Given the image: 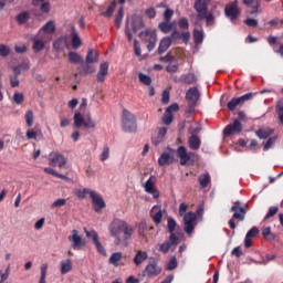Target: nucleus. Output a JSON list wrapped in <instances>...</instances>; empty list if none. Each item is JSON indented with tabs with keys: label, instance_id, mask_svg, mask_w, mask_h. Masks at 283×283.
Instances as JSON below:
<instances>
[{
	"label": "nucleus",
	"instance_id": "obj_1",
	"mask_svg": "<svg viewBox=\"0 0 283 283\" xmlns=\"http://www.w3.org/2000/svg\"><path fill=\"white\" fill-rule=\"evenodd\" d=\"M107 229L114 244L117 247H120V244L127 247L129 239L134 235V227L119 218L113 219Z\"/></svg>",
	"mask_w": 283,
	"mask_h": 283
},
{
	"label": "nucleus",
	"instance_id": "obj_2",
	"mask_svg": "<svg viewBox=\"0 0 283 283\" xmlns=\"http://www.w3.org/2000/svg\"><path fill=\"white\" fill-rule=\"evenodd\" d=\"M123 129L127 134L136 133L137 125H136V116L132 114V112L124 109L122 116Z\"/></svg>",
	"mask_w": 283,
	"mask_h": 283
},
{
	"label": "nucleus",
	"instance_id": "obj_3",
	"mask_svg": "<svg viewBox=\"0 0 283 283\" xmlns=\"http://www.w3.org/2000/svg\"><path fill=\"white\" fill-rule=\"evenodd\" d=\"M74 126L77 129H81V127H84L85 129H95L96 128V122L92 119V116L88 115L86 118L81 114V112H76L73 117Z\"/></svg>",
	"mask_w": 283,
	"mask_h": 283
},
{
	"label": "nucleus",
	"instance_id": "obj_4",
	"mask_svg": "<svg viewBox=\"0 0 283 283\" xmlns=\"http://www.w3.org/2000/svg\"><path fill=\"white\" fill-rule=\"evenodd\" d=\"M230 211H232L233 219L229 220V227L230 229H235V221L239 220L240 222H244V218L247 216V209L244 207L240 206V201L234 202V205L231 207Z\"/></svg>",
	"mask_w": 283,
	"mask_h": 283
},
{
	"label": "nucleus",
	"instance_id": "obj_5",
	"mask_svg": "<svg viewBox=\"0 0 283 283\" xmlns=\"http://www.w3.org/2000/svg\"><path fill=\"white\" fill-rule=\"evenodd\" d=\"M69 241L71 242V247L74 249V251H81L83 247H87V241L81 234H78V230L71 231Z\"/></svg>",
	"mask_w": 283,
	"mask_h": 283
},
{
	"label": "nucleus",
	"instance_id": "obj_6",
	"mask_svg": "<svg viewBox=\"0 0 283 283\" xmlns=\"http://www.w3.org/2000/svg\"><path fill=\"white\" fill-rule=\"evenodd\" d=\"M139 39H142V41H144V43H148L147 49L149 52H151V50H154V48H156V41H157L156 31H154L151 29L142 31L139 33Z\"/></svg>",
	"mask_w": 283,
	"mask_h": 283
},
{
	"label": "nucleus",
	"instance_id": "obj_7",
	"mask_svg": "<svg viewBox=\"0 0 283 283\" xmlns=\"http://www.w3.org/2000/svg\"><path fill=\"white\" fill-rule=\"evenodd\" d=\"M52 36L43 33V31L39 32L38 35L33 39V52H41L45 50V44L50 43Z\"/></svg>",
	"mask_w": 283,
	"mask_h": 283
},
{
	"label": "nucleus",
	"instance_id": "obj_8",
	"mask_svg": "<svg viewBox=\"0 0 283 283\" xmlns=\"http://www.w3.org/2000/svg\"><path fill=\"white\" fill-rule=\"evenodd\" d=\"M197 220H198V217L196 216V212H193V211H189L188 213L185 214L184 230L188 233V235H191V233H193V230L196 229V224H198Z\"/></svg>",
	"mask_w": 283,
	"mask_h": 283
},
{
	"label": "nucleus",
	"instance_id": "obj_9",
	"mask_svg": "<svg viewBox=\"0 0 283 283\" xmlns=\"http://www.w3.org/2000/svg\"><path fill=\"white\" fill-rule=\"evenodd\" d=\"M163 273V268L158 266V262L156 260L150 261L145 270L143 271V276L146 277H156Z\"/></svg>",
	"mask_w": 283,
	"mask_h": 283
},
{
	"label": "nucleus",
	"instance_id": "obj_10",
	"mask_svg": "<svg viewBox=\"0 0 283 283\" xmlns=\"http://www.w3.org/2000/svg\"><path fill=\"white\" fill-rule=\"evenodd\" d=\"M49 165L50 167H65L67 165V158L59 151H53L49 155Z\"/></svg>",
	"mask_w": 283,
	"mask_h": 283
},
{
	"label": "nucleus",
	"instance_id": "obj_11",
	"mask_svg": "<svg viewBox=\"0 0 283 283\" xmlns=\"http://www.w3.org/2000/svg\"><path fill=\"white\" fill-rule=\"evenodd\" d=\"M224 14L231 21H238V19L240 18V8H238V0L230 2L226 7Z\"/></svg>",
	"mask_w": 283,
	"mask_h": 283
},
{
	"label": "nucleus",
	"instance_id": "obj_12",
	"mask_svg": "<svg viewBox=\"0 0 283 283\" xmlns=\"http://www.w3.org/2000/svg\"><path fill=\"white\" fill-rule=\"evenodd\" d=\"M253 96H255V94L253 93H247L241 97H234L232 98L229 103H228V109H230L231 112H233L235 109V107H240V105H244V103H247V101H252Z\"/></svg>",
	"mask_w": 283,
	"mask_h": 283
},
{
	"label": "nucleus",
	"instance_id": "obj_13",
	"mask_svg": "<svg viewBox=\"0 0 283 283\" xmlns=\"http://www.w3.org/2000/svg\"><path fill=\"white\" fill-rule=\"evenodd\" d=\"M144 189L146 193H150L153 198L155 199L160 198V191L156 189V177L150 176L149 179L144 184Z\"/></svg>",
	"mask_w": 283,
	"mask_h": 283
},
{
	"label": "nucleus",
	"instance_id": "obj_14",
	"mask_svg": "<svg viewBox=\"0 0 283 283\" xmlns=\"http://www.w3.org/2000/svg\"><path fill=\"white\" fill-rule=\"evenodd\" d=\"M198 132H200V127H197V128L191 127L190 128V134H192V135L188 139V145H189V148L192 149V151H198V149H200V145H202L200 137L195 135V134H198Z\"/></svg>",
	"mask_w": 283,
	"mask_h": 283
},
{
	"label": "nucleus",
	"instance_id": "obj_15",
	"mask_svg": "<svg viewBox=\"0 0 283 283\" xmlns=\"http://www.w3.org/2000/svg\"><path fill=\"white\" fill-rule=\"evenodd\" d=\"M177 156L180 160V165L185 167V165H187V163H189L191 158L196 156V154L191 151H187V148H185V146H179L177 149Z\"/></svg>",
	"mask_w": 283,
	"mask_h": 283
},
{
	"label": "nucleus",
	"instance_id": "obj_16",
	"mask_svg": "<svg viewBox=\"0 0 283 283\" xmlns=\"http://www.w3.org/2000/svg\"><path fill=\"white\" fill-rule=\"evenodd\" d=\"M88 196L91 200H93V207L97 213L101 211V209H105V200H103L101 195L93 190L88 191Z\"/></svg>",
	"mask_w": 283,
	"mask_h": 283
},
{
	"label": "nucleus",
	"instance_id": "obj_17",
	"mask_svg": "<svg viewBox=\"0 0 283 283\" xmlns=\"http://www.w3.org/2000/svg\"><path fill=\"white\" fill-rule=\"evenodd\" d=\"M240 132H242V123H240V119H234L233 124L224 128L226 136H235V134H240Z\"/></svg>",
	"mask_w": 283,
	"mask_h": 283
},
{
	"label": "nucleus",
	"instance_id": "obj_18",
	"mask_svg": "<svg viewBox=\"0 0 283 283\" xmlns=\"http://www.w3.org/2000/svg\"><path fill=\"white\" fill-rule=\"evenodd\" d=\"M186 98L189 101L190 107H196V103H198V99L200 98V91L196 87H191L187 91Z\"/></svg>",
	"mask_w": 283,
	"mask_h": 283
},
{
	"label": "nucleus",
	"instance_id": "obj_19",
	"mask_svg": "<svg viewBox=\"0 0 283 283\" xmlns=\"http://www.w3.org/2000/svg\"><path fill=\"white\" fill-rule=\"evenodd\" d=\"M150 218L155 224L163 222V208L160 206H154L150 210Z\"/></svg>",
	"mask_w": 283,
	"mask_h": 283
},
{
	"label": "nucleus",
	"instance_id": "obj_20",
	"mask_svg": "<svg viewBox=\"0 0 283 283\" xmlns=\"http://www.w3.org/2000/svg\"><path fill=\"white\" fill-rule=\"evenodd\" d=\"M208 6H209V0H197L195 2V10L198 12L199 18L205 17Z\"/></svg>",
	"mask_w": 283,
	"mask_h": 283
},
{
	"label": "nucleus",
	"instance_id": "obj_21",
	"mask_svg": "<svg viewBox=\"0 0 283 283\" xmlns=\"http://www.w3.org/2000/svg\"><path fill=\"white\" fill-rule=\"evenodd\" d=\"M165 136H167V128L166 127L158 128V133L151 137L153 145L155 146L160 145V143L165 140Z\"/></svg>",
	"mask_w": 283,
	"mask_h": 283
},
{
	"label": "nucleus",
	"instance_id": "obj_22",
	"mask_svg": "<svg viewBox=\"0 0 283 283\" xmlns=\"http://www.w3.org/2000/svg\"><path fill=\"white\" fill-rule=\"evenodd\" d=\"M109 73V63L104 62L99 65V70L97 73V81L103 83L105 81V76Z\"/></svg>",
	"mask_w": 283,
	"mask_h": 283
},
{
	"label": "nucleus",
	"instance_id": "obj_23",
	"mask_svg": "<svg viewBox=\"0 0 283 283\" xmlns=\"http://www.w3.org/2000/svg\"><path fill=\"white\" fill-rule=\"evenodd\" d=\"M174 163V156H171V153H163L160 157L158 158V165L159 167H165V165H171Z\"/></svg>",
	"mask_w": 283,
	"mask_h": 283
},
{
	"label": "nucleus",
	"instance_id": "obj_24",
	"mask_svg": "<svg viewBox=\"0 0 283 283\" xmlns=\"http://www.w3.org/2000/svg\"><path fill=\"white\" fill-rule=\"evenodd\" d=\"M169 48H171V38H163L158 46V54H165V52L168 51Z\"/></svg>",
	"mask_w": 283,
	"mask_h": 283
},
{
	"label": "nucleus",
	"instance_id": "obj_25",
	"mask_svg": "<svg viewBox=\"0 0 283 283\" xmlns=\"http://www.w3.org/2000/svg\"><path fill=\"white\" fill-rule=\"evenodd\" d=\"M244 6H248V8H252L251 14H258L262 12V9H260V0H243Z\"/></svg>",
	"mask_w": 283,
	"mask_h": 283
},
{
	"label": "nucleus",
	"instance_id": "obj_26",
	"mask_svg": "<svg viewBox=\"0 0 283 283\" xmlns=\"http://www.w3.org/2000/svg\"><path fill=\"white\" fill-rule=\"evenodd\" d=\"M39 32H42V34H46V36H50V34H54V32H56V24L54 23V21H49Z\"/></svg>",
	"mask_w": 283,
	"mask_h": 283
},
{
	"label": "nucleus",
	"instance_id": "obj_27",
	"mask_svg": "<svg viewBox=\"0 0 283 283\" xmlns=\"http://www.w3.org/2000/svg\"><path fill=\"white\" fill-rule=\"evenodd\" d=\"M274 129L270 127H262L259 130L255 132L258 138H261V140L269 138V136H272Z\"/></svg>",
	"mask_w": 283,
	"mask_h": 283
},
{
	"label": "nucleus",
	"instance_id": "obj_28",
	"mask_svg": "<svg viewBox=\"0 0 283 283\" xmlns=\"http://www.w3.org/2000/svg\"><path fill=\"white\" fill-rule=\"evenodd\" d=\"M198 182H199L201 189H207V187H209V185H211V175H209V172L200 175L198 178Z\"/></svg>",
	"mask_w": 283,
	"mask_h": 283
},
{
	"label": "nucleus",
	"instance_id": "obj_29",
	"mask_svg": "<svg viewBox=\"0 0 283 283\" xmlns=\"http://www.w3.org/2000/svg\"><path fill=\"white\" fill-rule=\"evenodd\" d=\"M72 48L73 50H78L81 48L82 42H81V36H78V32H76L75 28H72Z\"/></svg>",
	"mask_w": 283,
	"mask_h": 283
},
{
	"label": "nucleus",
	"instance_id": "obj_30",
	"mask_svg": "<svg viewBox=\"0 0 283 283\" xmlns=\"http://www.w3.org/2000/svg\"><path fill=\"white\" fill-rule=\"evenodd\" d=\"M70 271H72V260L66 259L61 261V270H60L61 275H67Z\"/></svg>",
	"mask_w": 283,
	"mask_h": 283
},
{
	"label": "nucleus",
	"instance_id": "obj_31",
	"mask_svg": "<svg viewBox=\"0 0 283 283\" xmlns=\"http://www.w3.org/2000/svg\"><path fill=\"white\" fill-rule=\"evenodd\" d=\"M145 260H147V252L138 250L133 259V262L136 264V266H139V264H143Z\"/></svg>",
	"mask_w": 283,
	"mask_h": 283
},
{
	"label": "nucleus",
	"instance_id": "obj_32",
	"mask_svg": "<svg viewBox=\"0 0 283 283\" xmlns=\"http://www.w3.org/2000/svg\"><path fill=\"white\" fill-rule=\"evenodd\" d=\"M174 25L175 23L174 22H169V21H166L164 20L163 22H160L158 24V29L164 32V34H169V31L170 30H174Z\"/></svg>",
	"mask_w": 283,
	"mask_h": 283
},
{
	"label": "nucleus",
	"instance_id": "obj_33",
	"mask_svg": "<svg viewBox=\"0 0 283 283\" xmlns=\"http://www.w3.org/2000/svg\"><path fill=\"white\" fill-rule=\"evenodd\" d=\"M114 10H116V1L114 0L111 2L109 7L107 8L106 11L101 9L99 14L101 17H105L106 19H111V17L114 14Z\"/></svg>",
	"mask_w": 283,
	"mask_h": 283
},
{
	"label": "nucleus",
	"instance_id": "obj_34",
	"mask_svg": "<svg viewBox=\"0 0 283 283\" xmlns=\"http://www.w3.org/2000/svg\"><path fill=\"white\" fill-rule=\"evenodd\" d=\"M49 268H50V265L48 263L41 264L39 283H48L46 277H48V269Z\"/></svg>",
	"mask_w": 283,
	"mask_h": 283
},
{
	"label": "nucleus",
	"instance_id": "obj_35",
	"mask_svg": "<svg viewBox=\"0 0 283 283\" xmlns=\"http://www.w3.org/2000/svg\"><path fill=\"white\" fill-rule=\"evenodd\" d=\"M67 46H69V43H67V35L57 39V40L54 42V44H53V48H54L55 50H63V49H65V48H67Z\"/></svg>",
	"mask_w": 283,
	"mask_h": 283
},
{
	"label": "nucleus",
	"instance_id": "obj_36",
	"mask_svg": "<svg viewBox=\"0 0 283 283\" xmlns=\"http://www.w3.org/2000/svg\"><path fill=\"white\" fill-rule=\"evenodd\" d=\"M123 260V252H115L111 255L108 262L113 264V266H119V262Z\"/></svg>",
	"mask_w": 283,
	"mask_h": 283
},
{
	"label": "nucleus",
	"instance_id": "obj_37",
	"mask_svg": "<svg viewBox=\"0 0 283 283\" xmlns=\"http://www.w3.org/2000/svg\"><path fill=\"white\" fill-rule=\"evenodd\" d=\"M86 63L88 64L98 63V53L95 52L94 49H90L87 51Z\"/></svg>",
	"mask_w": 283,
	"mask_h": 283
},
{
	"label": "nucleus",
	"instance_id": "obj_38",
	"mask_svg": "<svg viewBox=\"0 0 283 283\" xmlns=\"http://www.w3.org/2000/svg\"><path fill=\"white\" fill-rule=\"evenodd\" d=\"M142 28H145V22L143 21V18L135 15L133 18V30L134 32H138Z\"/></svg>",
	"mask_w": 283,
	"mask_h": 283
},
{
	"label": "nucleus",
	"instance_id": "obj_39",
	"mask_svg": "<svg viewBox=\"0 0 283 283\" xmlns=\"http://www.w3.org/2000/svg\"><path fill=\"white\" fill-rule=\"evenodd\" d=\"M44 172L49 174V176H54L55 178H60L61 180H70V178H67V176L59 174L53 168L45 167Z\"/></svg>",
	"mask_w": 283,
	"mask_h": 283
},
{
	"label": "nucleus",
	"instance_id": "obj_40",
	"mask_svg": "<svg viewBox=\"0 0 283 283\" xmlns=\"http://www.w3.org/2000/svg\"><path fill=\"white\" fill-rule=\"evenodd\" d=\"M69 61H70V63L78 64V63H83V57L76 52H70Z\"/></svg>",
	"mask_w": 283,
	"mask_h": 283
},
{
	"label": "nucleus",
	"instance_id": "obj_41",
	"mask_svg": "<svg viewBox=\"0 0 283 283\" xmlns=\"http://www.w3.org/2000/svg\"><path fill=\"white\" fill-rule=\"evenodd\" d=\"M181 81L187 85H192V83H196V75L193 73L181 75Z\"/></svg>",
	"mask_w": 283,
	"mask_h": 283
},
{
	"label": "nucleus",
	"instance_id": "obj_42",
	"mask_svg": "<svg viewBox=\"0 0 283 283\" xmlns=\"http://www.w3.org/2000/svg\"><path fill=\"white\" fill-rule=\"evenodd\" d=\"M84 232L86 234V238H88V240H92L94 244L98 242V233H96L94 230L84 229Z\"/></svg>",
	"mask_w": 283,
	"mask_h": 283
},
{
	"label": "nucleus",
	"instance_id": "obj_43",
	"mask_svg": "<svg viewBox=\"0 0 283 283\" xmlns=\"http://www.w3.org/2000/svg\"><path fill=\"white\" fill-rule=\"evenodd\" d=\"M262 235L263 238H265V240H269L270 242L275 240V234L271 232V227L263 228Z\"/></svg>",
	"mask_w": 283,
	"mask_h": 283
},
{
	"label": "nucleus",
	"instance_id": "obj_44",
	"mask_svg": "<svg viewBox=\"0 0 283 283\" xmlns=\"http://www.w3.org/2000/svg\"><path fill=\"white\" fill-rule=\"evenodd\" d=\"M277 140V136L270 137L265 145L263 146V151H269V149H273L275 147V143Z\"/></svg>",
	"mask_w": 283,
	"mask_h": 283
},
{
	"label": "nucleus",
	"instance_id": "obj_45",
	"mask_svg": "<svg viewBox=\"0 0 283 283\" xmlns=\"http://www.w3.org/2000/svg\"><path fill=\"white\" fill-rule=\"evenodd\" d=\"M199 19H206L207 25H213L216 23V17L209 12H206L205 15H199Z\"/></svg>",
	"mask_w": 283,
	"mask_h": 283
},
{
	"label": "nucleus",
	"instance_id": "obj_46",
	"mask_svg": "<svg viewBox=\"0 0 283 283\" xmlns=\"http://www.w3.org/2000/svg\"><path fill=\"white\" fill-rule=\"evenodd\" d=\"M24 118L28 127H32V125H34V113L32 109L27 111Z\"/></svg>",
	"mask_w": 283,
	"mask_h": 283
},
{
	"label": "nucleus",
	"instance_id": "obj_47",
	"mask_svg": "<svg viewBox=\"0 0 283 283\" xmlns=\"http://www.w3.org/2000/svg\"><path fill=\"white\" fill-rule=\"evenodd\" d=\"M138 235L147 238V222L142 221L138 226Z\"/></svg>",
	"mask_w": 283,
	"mask_h": 283
},
{
	"label": "nucleus",
	"instance_id": "obj_48",
	"mask_svg": "<svg viewBox=\"0 0 283 283\" xmlns=\"http://www.w3.org/2000/svg\"><path fill=\"white\" fill-rule=\"evenodd\" d=\"M276 114L279 118V123L283 125V101H280L276 105Z\"/></svg>",
	"mask_w": 283,
	"mask_h": 283
},
{
	"label": "nucleus",
	"instance_id": "obj_49",
	"mask_svg": "<svg viewBox=\"0 0 283 283\" xmlns=\"http://www.w3.org/2000/svg\"><path fill=\"white\" fill-rule=\"evenodd\" d=\"M24 101L25 96L23 95V93H14L13 103H15V105H23Z\"/></svg>",
	"mask_w": 283,
	"mask_h": 283
},
{
	"label": "nucleus",
	"instance_id": "obj_50",
	"mask_svg": "<svg viewBox=\"0 0 283 283\" xmlns=\"http://www.w3.org/2000/svg\"><path fill=\"white\" fill-rule=\"evenodd\" d=\"M163 120L165 125H171V123L174 122V113L166 111V113L164 114Z\"/></svg>",
	"mask_w": 283,
	"mask_h": 283
},
{
	"label": "nucleus",
	"instance_id": "obj_51",
	"mask_svg": "<svg viewBox=\"0 0 283 283\" xmlns=\"http://www.w3.org/2000/svg\"><path fill=\"white\" fill-rule=\"evenodd\" d=\"M178 266V259L176 256L170 258L166 269L167 271H174V269H177Z\"/></svg>",
	"mask_w": 283,
	"mask_h": 283
},
{
	"label": "nucleus",
	"instance_id": "obj_52",
	"mask_svg": "<svg viewBox=\"0 0 283 283\" xmlns=\"http://www.w3.org/2000/svg\"><path fill=\"white\" fill-rule=\"evenodd\" d=\"M107 158H109V146H104L102 149V154L99 155V160H102V163H105Z\"/></svg>",
	"mask_w": 283,
	"mask_h": 283
},
{
	"label": "nucleus",
	"instance_id": "obj_53",
	"mask_svg": "<svg viewBox=\"0 0 283 283\" xmlns=\"http://www.w3.org/2000/svg\"><path fill=\"white\" fill-rule=\"evenodd\" d=\"M280 211V208L273 206L270 207L269 212L265 214L264 220H269V218H273Z\"/></svg>",
	"mask_w": 283,
	"mask_h": 283
},
{
	"label": "nucleus",
	"instance_id": "obj_54",
	"mask_svg": "<svg viewBox=\"0 0 283 283\" xmlns=\"http://www.w3.org/2000/svg\"><path fill=\"white\" fill-rule=\"evenodd\" d=\"M120 23H123V8H119L117 14L115 17V24L117 28H120Z\"/></svg>",
	"mask_w": 283,
	"mask_h": 283
},
{
	"label": "nucleus",
	"instance_id": "obj_55",
	"mask_svg": "<svg viewBox=\"0 0 283 283\" xmlns=\"http://www.w3.org/2000/svg\"><path fill=\"white\" fill-rule=\"evenodd\" d=\"M139 81L144 85H151V77H149V75H145L143 73H139Z\"/></svg>",
	"mask_w": 283,
	"mask_h": 283
},
{
	"label": "nucleus",
	"instance_id": "obj_56",
	"mask_svg": "<svg viewBox=\"0 0 283 283\" xmlns=\"http://www.w3.org/2000/svg\"><path fill=\"white\" fill-rule=\"evenodd\" d=\"M193 39H195V43H202V39H205V34L202 33V31L196 30L193 32Z\"/></svg>",
	"mask_w": 283,
	"mask_h": 283
},
{
	"label": "nucleus",
	"instance_id": "obj_57",
	"mask_svg": "<svg viewBox=\"0 0 283 283\" xmlns=\"http://www.w3.org/2000/svg\"><path fill=\"white\" fill-rule=\"evenodd\" d=\"M169 249H171V243H169V241L159 244V251L161 253H169Z\"/></svg>",
	"mask_w": 283,
	"mask_h": 283
},
{
	"label": "nucleus",
	"instance_id": "obj_58",
	"mask_svg": "<svg viewBox=\"0 0 283 283\" xmlns=\"http://www.w3.org/2000/svg\"><path fill=\"white\" fill-rule=\"evenodd\" d=\"M10 54V46L6 44H0V56H8Z\"/></svg>",
	"mask_w": 283,
	"mask_h": 283
},
{
	"label": "nucleus",
	"instance_id": "obj_59",
	"mask_svg": "<svg viewBox=\"0 0 283 283\" xmlns=\"http://www.w3.org/2000/svg\"><path fill=\"white\" fill-rule=\"evenodd\" d=\"M176 220H174V218H168V231L169 233H174L176 231Z\"/></svg>",
	"mask_w": 283,
	"mask_h": 283
},
{
	"label": "nucleus",
	"instance_id": "obj_60",
	"mask_svg": "<svg viewBox=\"0 0 283 283\" xmlns=\"http://www.w3.org/2000/svg\"><path fill=\"white\" fill-rule=\"evenodd\" d=\"M28 19H30V15L27 12L20 13L17 17L18 23H21V24L25 23L28 21Z\"/></svg>",
	"mask_w": 283,
	"mask_h": 283
},
{
	"label": "nucleus",
	"instance_id": "obj_61",
	"mask_svg": "<svg viewBox=\"0 0 283 283\" xmlns=\"http://www.w3.org/2000/svg\"><path fill=\"white\" fill-rule=\"evenodd\" d=\"M67 205V199H57L52 203V208L65 207Z\"/></svg>",
	"mask_w": 283,
	"mask_h": 283
},
{
	"label": "nucleus",
	"instance_id": "obj_62",
	"mask_svg": "<svg viewBox=\"0 0 283 283\" xmlns=\"http://www.w3.org/2000/svg\"><path fill=\"white\" fill-rule=\"evenodd\" d=\"M179 28L181 30H188L189 29V20H187L186 18H181L179 20Z\"/></svg>",
	"mask_w": 283,
	"mask_h": 283
},
{
	"label": "nucleus",
	"instance_id": "obj_63",
	"mask_svg": "<svg viewBox=\"0 0 283 283\" xmlns=\"http://www.w3.org/2000/svg\"><path fill=\"white\" fill-rule=\"evenodd\" d=\"M145 14L148 19H156V9L154 8H148L146 11H145Z\"/></svg>",
	"mask_w": 283,
	"mask_h": 283
},
{
	"label": "nucleus",
	"instance_id": "obj_64",
	"mask_svg": "<svg viewBox=\"0 0 283 283\" xmlns=\"http://www.w3.org/2000/svg\"><path fill=\"white\" fill-rule=\"evenodd\" d=\"M258 233H260V229H258L256 227H253L248 233V238H255V235H258Z\"/></svg>",
	"mask_w": 283,
	"mask_h": 283
}]
</instances>
